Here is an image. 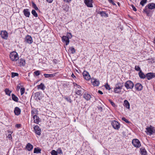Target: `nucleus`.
Returning a JSON list of instances; mask_svg holds the SVG:
<instances>
[{"label": "nucleus", "instance_id": "nucleus-38", "mask_svg": "<svg viewBox=\"0 0 155 155\" xmlns=\"http://www.w3.org/2000/svg\"><path fill=\"white\" fill-rule=\"evenodd\" d=\"M25 89L24 87H21L20 89L21 95H22L25 93Z\"/></svg>", "mask_w": 155, "mask_h": 155}, {"label": "nucleus", "instance_id": "nucleus-18", "mask_svg": "<svg viewBox=\"0 0 155 155\" xmlns=\"http://www.w3.org/2000/svg\"><path fill=\"white\" fill-rule=\"evenodd\" d=\"M84 98L87 101L89 100L92 96L87 93H85L84 94Z\"/></svg>", "mask_w": 155, "mask_h": 155}, {"label": "nucleus", "instance_id": "nucleus-39", "mask_svg": "<svg viewBox=\"0 0 155 155\" xmlns=\"http://www.w3.org/2000/svg\"><path fill=\"white\" fill-rule=\"evenodd\" d=\"M135 70L137 71H139L140 72V71H141L140 68L137 65H136L135 67Z\"/></svg>", "mask_w": 155, "mask_h": 155}, {"label": "nucleus", "instance_id": "nucleus-21", "mask_svg": "<svg viewBox=\"0 0 155 155\" xmlns=\"http://www.w3.org/2000/svg\"><path fill=\"white\" fill-rule=\"evenodd\" d=\"M135 88L137 90L140 91L142 89V85L140 83H137L135 85Z\"/></svg>", "mask_w": 155, "mask_h": 155}, {"label": "nucleus", "instance_id": "nucleus-30", "mask_svg": "<svg viewBox=\"0 0 155 155\" xmlns=\"http://www.w3.org/2000/svg\"><path fill=\"white\" fill-rule=\"evenodd\" d=\"M12 98L13 100L16 102L18 101V98L14 94H12Z\"/></svg>", "mask_w": 155, "mask_h": 155}, {"label": "nucleus", "instance_id": "nucleus-41", "mask_svg": "<svg viewBox=\"0 0 155 155\" xmlns=\"http://www.w3.org/2000/svg\"><path fill=\"white\" fill-rule=\"evenodd\" d=\"M105 87L108 90H110L111 89V88L110 86L108 84H106L105 85Z\"/></svg>", "mask_w": 155, "mask_h": 155}, {"label": "nucleus", "instance_id": "nucleus-50", "mask_svg": "<svg viewBox=\"0 0 155 155\" xmlns=\"http://www.w3.org/2000/svg\"><path fill=\"white\" fill-rule=\"evenodd\" d=\"M131 7L133 8V9L134 11H137V9L133 5H131Z\"/></svg>", "mask_w": 155, "mask_h": 155}, {"label": "nucleus", "instance_id": "nucleus-52", "mask_svg": "<svg viewBox=\"0 0 155 155\" xmlns=\"http://www.w3.org/2000/svg\"><path fill=\"white\" fill-rule=\"evenodd\" d=\"M63 1L64 2L69 3L71 2V0H63Z\"/></svg>", "mask_w": 155, "mask_h": 155}, {"label": "nucleus", "instance_id": "nucleus-20", "mask_svg": "<svg viewBox=\"0 0 155 155\" xmlns=\"http://www.w3.org/2000/svg\"><path fill=\"white\" fill-rule=\"evenodd\" d=\"M38 114V111L35 108L32 109L31 111V115L32 117L37 116V115Z\"/></svg>", "mask_w": 155, "mask_h": 155}, {"label": "nucleus", "instance_id": "nucleus-8", "mask_svg": "<svg viewBox=\"0 0 155 155\" xmlns=\"http://www.w3.org/2000/svg\"><path fill=\"white\" fill-rule=\"evenodd\" d=\"M25 41L26 43L29 44H31L33 41L32 37L29 35L26 36L25 38Z\"/></svg>", "mask_w": 155, "mask_h": 155}, {"label": "nucleus", "instance_id": "nucleus-33", "mask_svg": "<svg viewBox=\"0 0 155 155\" xmlns=\"http://www.w3.org/2000/svg\"><path fill=\"white\" fill-rule=\"evenodd\" d=\"M31 13L35 17H37L38 16L37 13L34 10H33L32 11Z\"/></svg>", "mask_w": 155, "mask_h": 155}, {"label": "nucleus", "instance_id": "nucleus-1", "mask_svg": "<svg viewBox=\"0 0 155 155\" xmlns=\"http://www.w3.org/2000/svg\"><path fill=\"white\" fill-rule=\"evenodd\" d=\"M123 86V83L118 82L115 85L114 89V91L115 93L119 94L121 92V91Z\"/></svg>", "mask_w": 155, "mask_h": 155}, {"label": "nucleus", "instance_id": "nucleus-60", "mask_svg": "<svg viewBox=\"0 0 155 155\" xmlns=\"http://www.w3.org/2000/svg\"><path fill=\"white\" fill-rule=\"evenodd\" d=\"M74 122H75V121H76V120H74Z\"/></svg>", "mask_w": 155, "mask_h": 155}, {"label": "nucleus", "instance_id": "nucleus-35", "mask_svg": "<svg viewBox=\"0 0 155 155\" xmlns=\"http://www.w3.org/2000/svg\"><path fill=\"white\" fill-rule=\"evenodd\" d=\"M41 150H40L39 149L35 148L34 149V153H40Z\"/></svg>", "mask_w": 155, "mask_h": 155}, {"label": "nucleus", "instance_id": "nucleus-43", "mask_svg": "<svg viewBox=\"0 0 155 155\" xmlns=\"http://www.w3.org/2000/svg\"><path fill=\"white\" fill-rule=\"evenodd\" d=\"M66 37H68L69 39L71 38L72 37V35L71 33H67Z\"/></svg>", "mask_w": 155, "mask_h": 155}, {"label": "nucleus", "instance_id": "nucleus-46", "mask_svg": "<svg viewBox=\"0 0 155 155\" xmlns=\"http://www.w3.org/2000/svg\"><path fill=\"white\" fill-rule=\"evenodd\" d=\"M109 101L113 107H115V104L111 100H109Z\"/></svg>", "mask_w": 155, "mask_h": 155}, {"label": "nucleus", "instance_id": "nucleus-12", "mask_svg": "<svg viewBox=\"0 0 155 155\" xmlns=\"http://www.w3.org/2000/svg\"><path fill=\"white\" fill-rule=\"evenodd\" d=\"M84 78L86 80H89L91 78L90 76L89 73L86 71H84L83 73Z\"/></svg>", "mask_w": 155, "mask_h": 155}, {"label": "nucleus", "instance_id": "nucleus-24", "mask_svg": "<svg viewBox=\"0 0 155 155\" xmlns=\"http://www.w3.org/2000/svg\"><path fill=\"white\" fill-rule=\"evenodd\" d=\"M26 148L28 150L30 151L33 148V146L31 144L28 143L26 145Z\"/></svg>", "mask_w": 155, "mask_h": 155}, {"label": "nucleus", "instance_id": "nucleus-17", "mask_svg": "<svg viewBox=\"0 0 155 155\" xmlns=\"http://www.w3.org/2000/svg\"><path fill=\"white\" fill-rule=\"evenodd\" d=\"M23 13L24 15L26 17H29L30 13L29 9H24L23 11Z\"/></svg>", "mask_w": 155, "mask_h": 155}, {"label": "nucleus", "instance_id": "nucleus-26", "mask_svg": "<svg viewBox=\"0 0 155 155\" xmlns=\"http://www.w3.org/2000/svg\"><path fill=\"white\" fill-rule=\"evenodd\" d=\"M37 88L38 89H40L44 90L45 88V86L43 84L41 83L39 85L37 86Z\"/></svg>", "mask_w": 155, "mask_h": 155}, {"label": "nucleus", "instance_id": "nucleus-3", "mask_svg": "<svg viewBox=\"0 0 155 155\" xmlns=\"http://www.w3.org/2000/svg\"><path fill=\"white\" fill-rule=\"evenodd\" d=\"M9 57L11 60L12 61H16L19 59L18 53L15 51L10 53Z\"/></svg>", "mask_w": 155, "mask_h": 155}, {"label": "nucleus", "instance_id": "nucleus-58", "mask_svg": "<svg viewBox=\"0 0 155 155\" xmlns=\"http://www.w3.org/2000/svg\"><path fill=\"white\" fill-rule=\"evenodd\" d=\"M154 43L155 44V39H154Z\"/></svg>", "mask_w": 155, "mask_h": 155}, {"label": "nucleus", "instance_id": "nucleus-13", "mask_svg": "<svg viewBox=\"0 0 155 155\" xmlns=\"http://www.w3.org/2000/svg\"><path fill=\"white\" fill-rule=\"evenodd\" d=\"M1 35L2 37L5 39H7L8 37V33L5 31H1Z\"/></svg>", "mask_w": 155, "mask_h": 155}, {"label": "nucleus", "instance_id": "nucleus-14", "mask_svg": "<svg viewBox=\"0 0 155 155\" xmlns=\"http://www.w3.org/2000/svg\"><path fill=\"white\" fill-rule=\"evenodd\" d=\"M84 2L88 7H93L92 2L91 0H84Z\"/></svg>", "mask_w": 155, "mask_h": 155}, {"label": "nucleus", "instance_id": "nucleus-15", "mask_svg": "<svg viewBox=\"0 0 155 155\" xmlns=\"http://www.w3.org/2000/svg\"><path fill=\"white\" fill-rule=\"evenodd\" d=\"M62 40L63 41L65 42V44L66 45L69 44L70 41L68 37L63 36L62 38Z\"/></svg>", "mask_w": 155, "mask_h": 155}, {"label": "nucleus", "instance_id": "nucleus-22", "mask_svg": "<svg viewBox=\"0 0 155 155\" xmlns=\"http://www.w3.org/2000/svg\"><path fill=\"white\" fill-rule=\"evenodd\" d=\"M21 111V110L19 107H16L15 108L14 112L15 115H19L20 114Z\"/></svg>", "mask_w": 155, "mask_h": 155}, {"label": "nucleus", "instance_id": "nucleus-23", "mask_svg": "<svg viewBox=\"0 0 155 155\" xmlns=\"http://www.w3.org/2000/svg\"><path fill=\"white\" fill-rule=\"evenodd\" d=\"M123 105L127 109H129L130 108V104L127 100H125L124 101Z\"/></svg>", "mask_w": 155, "mask_h": 155}, {"label": "nucleus", "instance_id": "nucleus-45", "mask_svg": "<svg viewBox=\"0 0 155 155\" xmlns=\"http://www.w3.org/2000/svg\"><path fill=\"white\" fill-rule=\"evenodd\" d=\"M57 153H58L59 154L60 153H62V151L61 150V149L60 148H58L57 151Z\"/></svg>", "mask_w": 155, "mask_h": 155}, {"label": "nucleus", "instance_id": "nucleus-4", "mask_svg": "<svg viewBox=\"0 0 155 155\" xmlns=\"http://www.w3.org/2000/svg\"><path fill=\"white\" fill-rule=\"evenodd\" d=\"M146 132L147 134L151 135L155 132V130L153 126H150L146 128Z\"/></svg>", "mask_w": 155, "mask_h": 155}, {"label": "nucleus", "instance_id": "nucleus-6", "mask_svg": "<svg viewBox=\"0 0 155 155\" xmlns=\"http://www.w3.org/2000/svg\"><path fill=\"white\" fill-rule=\"evenodd\" d=\"M132 143L135 147L138 148L141 146V144L139 140L137 139H134L132 141Z\"/></svg>", "mask_w": 155, "mask_h": 155}, {"label": "nucleus", "instance_id": "nucleus-10", "mask_svg": "<svg viewBox=\"0 0 155 155\" xmlns=\"http://www.w3.org/2000/svg\"><path fill=\"white\" fill-rule=\"evenodd\" d=\"M91 82L92 84L94 86H98L100 84L99 81L96 79L92 78L91 79Z\"/></svg>", "mask_w": 155, "mask_h": 155}, {"label": "nucleus", "instance_id": "nucleus-37", "mask_svg": "<svg viewBox=\"0 0 155 155\" xmlns=\"http://www.w3.org/2000/svg\"><path fill=\"white\" fill-rule=\"evenodd\" d=\"M18 74L16 73L12 72V78H14L15 76H18Z\"/></svg>", "mask_w": 155, "mask_h": 155}, {"label": "nucleus", "instance_id": "nucleus-44", "mask_svg": "<svg viewBox=\"0 0 155 155\" xmlns=\"http://www.w3.org/2000/svg\"><path fill=\"white\" fill-rule=\"evenodd\" d=\"M32 5L33 8L36 10H38V8L36 6V4H35L34 3H32Z\"/></svg>", "mask_w": 155, "mask_h": 155}, {"label": "nucleus", "instance_id": "nucleus-7", "mask_svg": "<svg viewBox=\"0 0 155 155\" xmlns=\"http://www.w3.org/2000/svg\"><path fill=\"white\" fill-rule=\"evenodd\" d=\"M112 126L114 129L116 130H118L120 127V124L117 121L113 120L111 123Z\"/></svg>", "mask_w": 155, "mask_h": 155}, {"label": "nucleus", "instance_id": "nucleus-40", "mask_svg": "<svg viewBox=\"0 0 155 155\" xmlns=\"http://www.w3.org/2000/svg\"><path fill=\"white\" fill-rule=\"evenodd\" d=\"M52 155H58L57 152L54 150H53L51 151Z\"/></svg>", "mask_w": 155, "mask_h": 155}, {"label": "nucleus", "instance_id": "nucleus-36", "mask_svg": "<svg viewBox=\"0 0 155 155\" xmlns=\"http://www.w3.org/2000/svg\"><path fill=\"white\" fill-rule=\"evenodd\" d=\"M147 0H142L140 2V4L143 6L144 5L147 3Z\"/></svg>", "mask_w": 155, "mask_h": 155}, {"label": "nucleus", "instance_id": "nucleus-59", "mask_svg": "<svg viewBox=\"0 0 155 155\" xmlns=\"http://www.w3.org/2000/svg\"><path fill=\"white\" fill-rule=\"evenodd\" d=\"M36 94H36L38 95V94L37 93H36V94Z\"/></svg>", "mask_w": 155, "mask_h": 155}, {"label": "nucleus", "instance_id": "nucleus-31", "mask_svg": "<svg viewBox=\"0 0 155 155\" xmlns=\"http://www.w3.org/2000/svg\"><path fill=\"white\" fill-rule=\"evenodd\" d=\"M140 153L142 155H146L147 153V152L145 149H141L140 150Z\"/></svg>", "mask_w": 155, "mask_h": 155}, {"label": "nucleus", "instance_id": "nucleus-25", "mask_svg": "<svg viewBox=\"0 0 155 155\" xmlns=\"http://www.w3.org/2000/svg\"><path fill=\"white\" fill-rule=\"evenodd\" d=\"M84 91V90L83 89H81L76 91L75 92V93L81 96L82 95Z\"/></svg>", "mask_w": 155, "mask_h": 155}, {"label": "nucleus", "instance_id": "nucleus-28", "mask_svg": "<svg viewBox=\"0 0 155 155\" xmlns=\"http://www.w3.org/2000/svg\"><path fill=\"white\" fill-rule=\"evenodd\" d=\"M45 77L46 78H51L55 76L54 74H44Z\"/></svg>", "mask_w": 155, "mask_h": 155}, {"label": "nucleus", "instance_id": "nucleus-48", "mask_svg": "<svg viewBox=\"0 0 155 155\" xmlns=\"http://www.w3.org/2000/svg\"><path fill=\"white\" fill-rule=\"evenodd\" d=\"M108 1L110 3H112L113 5H116L115 3L113 2L112 0H108Z\"/></svg>", "mask_w": 155, "mask_h": 155}, {"label": "nucleus", "instance_id": "nucleus-9", "mask_svg": "<svg viewBox=\"0 0 155 155\" xmlns=\"http://www.w3.org/2000/svg\"><path fill=\"white\" fill-rule=\"evenodd\" d=\"M25 64V60L21 58L17 62L16 64L20 66H24Z\"/></svg>", "mask_w": 155, "mask_h": 155}, {"label": "nucleus", "instance_id": "nucleus-29", "mask_svg": "<svg viewBox=\"0 0 155 155\" xmlns=\"http://www.w3.org/2000/svg\"><path fill=\"white\" fill-rule=\"evenodd\" d=\"M98 14H100L101 16H106L107 17L108 15L106 14L105 12L104 11L100 12H98Z\"/></svg>", "mask_w": 155, "mask_h": 155}, {"label": "nucleus", "instance_id": "nucleus-34", "mask_svg": "<svg viewBox=\"0 0 155 155\" xmlns=\"http://www.w3.org/2000/svg\"><path fill=\"white\" fill-rule=\"evenodd\" d=\"M69 50L71 53L74 54L75 52V50L73 47H70L69 48Z\"/></svg>", "mask_w": 155, "mask_h": 155}, {"label": "nucleus", "instance_id": "nucleus-49", "mask_svg": "<svg viewBox=\"0 0 155 155\" xmlns=\"http://www.w3.org/2000/svg\"><path fill=\"white\" fill-rule=\"evenodd\" d=\"M122 120H124V121H125V122H127V123H128L129 122V121H128V120H127L125 118V117H123V118H122Z\"/></svg>", "mask_w": 155, "mask_h": 155}, {"label": "nucleus", "instance_id": "nucleus-57", "mask_svg": "<svg viewBox=\"0 0 155 155\" xmlns=\"http://www.w3.org/2000/svg\"><path fill=\"white\" fill-rule=\"evenodd\" d=\"M20 88V86H18V87H17V88H18L19 89V88Z\"/></svg>", "mask_w": 155, "mask_h": 155}, {"label": "nucleus", "instance_id": "nucleus-27", "mask_svg": "<svg viewBox=\"0 0 155 155\" xmlns=\"http://www.w3.org/2000/svg\"><path fill=\"white\" fill-rule=\"evenodd\" d=\"M139 75L140 77L142 79H144L145 77V76L144 74V73L142 72V71H140L139 73Z\"/></svg>", "mask_w": 155, "mask_h": 155}, {"label": "nucleus", "instance_id": "nucleus-53", "mask_svg": "<svg viewBox=\"0 0 155 155\" xmlns=\"http://www.w3.org/2000/svg\"><path fill=\"white\" fill-rule=\"evenodd\" d=\"M46 1L49 3H51L52 2L53 0H46Z\"/></svg>", "mask_w": 155, "mask_h": 155}, {"label": "nucleus", "instance_id": "nucleus-42", "mask_svg": "<svg viewBox=\"0 0 155 155\" xmlns=\"http://www.w3.org/2000/svg\"><path fill=\"white\" fill-rule=\"evenodd\" d=\"M34 73L36 76H38L40 74V71H36L34 72Z\"/></svg>", "mask_w": 155, "mask_h": 155}, {"label": "nucleus", "instance_id": "nucleus-55", "mask_svg": "<svg viewBox=\"0 0 155 155\" xmlns=\"http://www.w3.org/2000/svg\"><path fill=\"white\" fill-rule=\"evenodd\" d=\"M71 77L74 78H75V76H74V74L73 73H72L71 75Z\"/></svg>", "mask_w": 155, "mask_h": 155}, {"label": "nucleus", "instance_id": "nucleus-11", "mask_svg": "<svg viewBox=\"0 0 155 155\" xmlns=\"http://www.w3.org/2000/svg\"><path fill=\"white\" fill-rule=\"evenodd\" d=\"M35 132L36 134L40 135L41 134V130L40 128L37 125L35 126L34 128Z\"/></svg>", "mask_w": 155, "mask_h": 155}, {"label": "nucleus", "instance_id": "nucleus-51", "mask_svg": "<svg viewBox=\"0 0 155 155\" xmlns=\"http://www.w3.org/2000/svg\"><path fill=\"white\" fill-rule=\"evenodd\" d=\"M21 125L20 124H16L15 125V127L19 128L21 127Z\"/></svg>", "mask_w": 155, "mask_h": 155}, {"label": "nucleus", "instance_id": "nucleus-2", "mask_svg": "<svg viewBox=\"0 0 155 155\" xmlns=\"http://www.w3.org/2000/svg\"><path fill=\"white\" fill-rule=\"evenodd\" d=\"M148 8L150 9H155V4L154 3H150L146 6L145 8L143 9V11L145 12L147 15H148L150 13V11Z\"/></svg>", "mask_w": 155, "mask_h": 155}, {"label": "nucleus", "instance_id": "nucleus-5", "mask_svg": "<svg viewBox=\"0 0 155 155\" xmlns=\"http://www.w3.org/2000/svg\"><path fill=\"white\" fill-rule=\"evenodd\" d=\"M124 86L127 89H131L134 87V84L132 81H128L125 83Z\"/></svg>", "mask_w": 155, "mask_h": 155}, {"label": "nucleus", "instance_id": "nucleus-32", "mask_svg": "<svg viewBox=\"0 0 155 155\" xmlns=\"http://www.w3.org/2000/svg\"><path fill=\"white\" fill-rule=\"evenodd\" d=\"M5 91L7 95L9 96L10 95V94L12 92V91H10L8 89L6 88L5 89Z\"/></svg>", "mask_w": 155, "mask_h": 155}, {"label": "nucleus", "instance_id": "nucleus-19", "mask_svg": "<svg viewBox=\"0 0 155 155\" xmlns=\"http://www.w3.org/2000/svg\"><path fill=\"white\" fill-rule=\"evenodd\" d=\"M34 122L36 124H38L40 121V119L37 116H35L33 117Z\"/></svg>", "mask_w": 155, "mask_h": 155}, {"label": "nucleus", "instance_id": "nucleus-56", "mask_svg": "<svg viewBox=\"0 0 155 155\" xmlns=\"http://www.w3.org/2000/svg\"><path fill=\"white\" fill-rule=\"evenodd\" d=\"M75 86L76 87H78V88H79V87H80V86L78 85H77V84H76V86Z\"/></svg>", "mask_w": 155, "mask_h": 155}, {"label": "nucleus", "instance_id": "nucleus-47", "mask_svg": "<svg viewBox=\"0 0 155 155\" xmlns=\"http://www.w3.org/2000/svg\"><path fill=\"white\" fill-rule=\"evenodd\" d=\"M8 133L10 132L9 131H8ZM10 133H11V134H9V135H8V137L9 138V139L11 140L12 138V135H11V134L12 133V132H10Z\"/></svg>", "mask_w": 155, "mask_h": 155}, {"label": "nucleus", "instance_id": "nucleus-16", "mask_svg": "<svg viewBox=\"0 0 155 155\" xmlns=\"http://www.w3.org/2000/svg\"><path fill=\"white\" fill-rule=\"evenodd\" d=\"M146 77L148 80H150L155 77V75L154 73H150L147 74Z\"/></svg>", "mask_w": 155, "mask_h": 155}, {"label": "nucleus", "instance_id": "nucleus-54", "mask_svg": "<svg viewBox=\"0 0 155 155\" xmlns=\"http://www.w3.org/2000/svg\"><path fill=\"white\" fill-rule=\"evenodd\" d=\"M98 93L99 94H103V92L101 91L100 90H99L98 91Z\"/></svg>", "mask_w": 155, "mask_h": 155}]
</instances>
